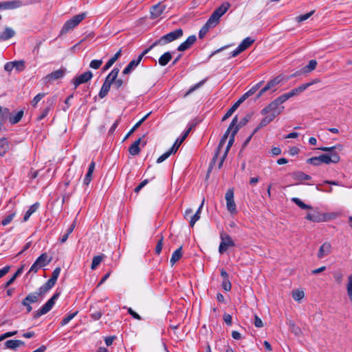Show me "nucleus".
<instances>
[{"mask_svg": "<svg viewBox=\"0 0 352 352\" xmlns=\"http://www.w3.org/2000/svg\"><path fill=\"white\" fill-rule=\"evenodd\" d=\"M222 287L223 289L226 290V292H228L231 289L232 285L230 281L229 280V278H226L225 280H223Z\"/></svg>", "mask_w": 352, "mask_h": 352, "instance_id": "obj_58", "label": "nucleus"}, {"mask_svg": "<svg viewBox=\"0 0 352 352\" xmlns=\"http://www.w3.org/2000/svg\"><path fill=\"white\" fill-rule=\"evenodd\" d=\"M128 313L135 319H137L138 320H142L141 316L135 312L131 307L127 308Z\"/></svg>", "mask_w": 352, "mask_h": 352, "instance_id": "obj_62", "label": "nucleus"}, {"mask_svg": "<svg viewBox=\"0 0 352 352\" xmlns=\"http://www.w3.org/2000/svg\"><path fill=\"white\" fill-rule=\"evenodd\" d=\"M182 36L183 30L179 28L162 36L159 40L153 43V45H166L179 38Z\"/></svg>", "mask_w": 352, "mask_h": 352, "instance_id": "obj_6", "label": "nucleus"}, {"mask_svg": "<svg viewBox=\"0 0 352 352\" xmlns=\"http://www.w3.org/2000/svg\"><path fill=\"white\" fill-rule=\"evenodd\" d=\"M60 267H56L53 272H52V276H51V279H52L53 280L56 281L57 280L58 276H59V274H60Z\"/></svg>", "mask_w": 352, "mask_h": 352, "instance_id": "obj_60", "label": "nucleus"}, {"mask_svg": "<svg viewBox=\"0 0 352 352\" xmlns=\"http://www.w3.org/2000/svg\"><path fill=\"white\" fill-rule=\"evenodd\" d=\"M148 179H144L143 180L135 189H134V191L136 193H138L141 189L144 187L147 184H148Z\"/></svg>", "mask_w": 352, "mask_h": 352, "instance_id": "obj_63", "label": "nucleus"}, {"mask_svg": "<svg viewBox=\"0 0 352 352\" xmlns=\"http://www.w3.org/2000/svg\"><path fill=\"white\" fill-rule=\"evenodd\" d=\"M178 150V146H173L167 152L162 155L157 160V163L160 164L166 160L172 153H175Z\"/></svg>", "mask_w": 352, "mask_h": 352, "instance_id": "obj_26", "label": "nucleus"}, {"mask_svg": "<svg viewBox=\"0 0 352 352\" xmlns=\"http://www.w3.org/2000/svg\"><path fill=\"white\" fill-rule=\"evenodd\" d=\"M23 3L20 0H12L8 1L3 3H0V8H3L6 10H12L20 8L22 6Z\"/></svg>", "mask_w": 352, "mask_h": 352, "instance_id": "obj_18", "label": "nucleus"}, {"mask_svg": "<svg viewBox=\"0 0 352 352\" xmlns=\"http://www.w3.org/2000/svg\"><path fill=\"white\" fill-rule=\"evenodd\" d=\"M102 64V60H93L89 64V67L92 69H97L100 67Z\"/></svg>", "mask_w": 352, "mask_h": 352, "instance_id": "obj_54", "label": "nucleus"}, {"mask_svg": "<svg viewBox=\"0 0 352 352\" xmlns=\"http://www.w3.org/2000/svg\"><path fill=\"white\" fill-rule=\"evenodd\" d=\"M141 60L140 58H137L132 60L127 66L124 69L122 74L124 75L129 74L132 70H133L140 63Z\"/></svg>", "mask_w": 352, "mask_h": 352, "instance_id": "obj_24", "label": "nucleus"}, {"mask_svg": "<svg viewBox=\"0 0 352 352\" xmlns=\"http://www.w3.org/2000/svg\"><path fill=\"white\" fill-rule=\"evenodd\" d=\"M230 6L229 3L226 2L222 3L219 7L215 9L208 20L217 26L219 23L220 18L228 11Z\"/></svg>", "mask_w": 352, "mask_h": 352, "instance_id": "obj_7", "label": "nucleus"}, {"mask_svg": "<svg viewBox=\"0 0 352 352\" xmlns=\"http://www.w3.org/2000/svg\"><path fill=\"white\" fill-rule=\"evenodd\" d=\"M35 261L38 264V265L43 267L46 266L51 261V258H48L47 254L45 252L38 257Z\"/></svg>", "mask_w": 352, "mask_h": 352, "instance_id": "obj_31", "label": "nucleus"}, {"mask_svg": "<svg viewBox=\"0 0 352 352\" xmlns=\"http://www.w3.org/2000/svg\"><path fill=\"white\" fill-rule=\"evenodd\" d=\"M331 246L329 243H323L319 249L318 257L321 258L329 254L331 252Z\"/></svg>", "mask_w": 352, "mask_h": 352, "instance_id": "obj_23", "label": "nucleus"}, {"mask_svg": "<svg viewBox=\"0 0 352 352\" xmlns=\"http://www.w3.org/2000/svg\"><path fill=\"white\" fill-rule=\"evenodd\" d=\"M346 291L349 298L352 302V274L348 278V283L346 285Z\"/></svg>", "mask_w": 352, "mask_h": 352, "instance_id": "obj_46", "label": "nucleus"}, {"mask_svg": "<svg viewBox=\"0 0 352 352\" xmlns=\"http://www.w3.org/2000/svg\"><path fill=\"white\" fill-rule=\"evenodd\" d=\"M196 39L197 38L195 35L188 36L184 42L178 46L177 50L179 52H183L189 49L195 43Z\"/></svg>", "mask_w": 352, "mask_h": 352, "instance_id": "obj_19", "label": "nucleus"}, {"mask_svg": "<svg viewBox=\"0 0 352 352\" xmlns=\"http://www.w3.org/2000/svg\"><path fill=\"white\" fill-rule=\"evenodd\" d=\"M127 83V80H124L122 79H117V78L113 82V87L116 89H119L121 87L126 85Z\"/></svg>", "mask_w": 352, "mask_h": 352, "instance_id": "obj_49", "label": "nucleus"}, {"mask_svg": "<svg viewBox=\"0 0 352 352\" xmlns=\"http://www.w3.org/2000/svg\"><path fill=\"white\" fill-rule=\"evenodd\" d=\"M121 53H122V50L120 49L117 53H116V54L112 58H111L107 62V63L105 64V65L103 67V70L106 71V70L109 69L113 65V63L120 58V56H121Z\"/></svg>", "mask_w": 352, "mask_h": 352, "instance_id": "obj_34", "label": "nucleus"}, {"mask_svg": "<svg viewBox=\"0 0 352 352\" xmlns=\"http://www.w3.org/2000/svg\"><path fill=\"white\" fill-rule=\"evenodd\" d=\"M141 140H142V138H140L139 139L135 140L129 148V152L131 155H137L140 153V144Z\"/></svg>", "mask_w": 352, "mask_h": 352, "instance_id": "obj_25", "label": "nucleus"}, {"mask_svg": "<svg viewBox=\"0 0 352 352\" xmlns=\"http://www.w3.org/2000/svg\"><path fill=\"white\" fill-rule=\"evenodd\" d=\"M50 110H51V105L50 104L47 107H46L45 109H43V110L42 111L41 114L38 116L37 120H41L43 118H45L47 116V114L49 113Z\"/></svg>", "mask_w": 352, "mask_h": 352, "instance_id": "obj_53", "label": "nucleus"}, {"mask_svg": "<svg viewBox=\"0 0 352 352\" xmlns=\"http://www.w3.org/2000/svg\"><path fill=\"white\" fill-rule=\"evenodd\" d=\"M238 107H239L237 106V104H234L232 106V107L228 109V111L226 113V114L224 115V116L222 118V121H224V120H227L228 118H230L232 115V113L236 110V109Z\"/></svg>", "mask_w": 352, "mask_h": 352, "instance_id": "obj_50", "label": "nucleus"}, {"mask_svg": "<svg viewBox=\"0 0 352 352\" xmlns=\"http://www.w3.org/2000/svg\"><path fill=\"white\" fill-rule=\"evenodd\" d=\"M317 61L316 60H311L308 65H307L306 66H305L304 67L302 68L301 69V73L302 74H308L312 71H314L316 66H317Z\"/></svg>", "mask_w": 352, "mask_h": 352, "instance_id": "obj_32", "label": "nucleus"}, {"mask_svg": "<svg viewBox=\"0 0 352 352\" xmlns=\"http://www.w3.org/2000/svg\"><path fill=\"white\" fill-rule=\"evenodd\" d=\"M25 345V342L19 340H9L5 342L6 349L15 350L16 348Z\"/></svg>", "mask_w": 352, "mask_h": 352, "instance_id": "obj_21", "label": "nucleus"}, {"mask_svg": "<svg viewBox=\"0 0 352 352\" xmlns=\"http://www.w3.org/2000/svg\"><path fill=\"white\" fill-rule=\"evenodd\" d=\"M289 325L291 331L293 332L295 335L299 336L302 333L301 329L298 326H296L294 322L289 321Z\"/></svg>", "mask_w": 352, "mask_h": 352, "instance_id": "obj_47", "label": "nucleus"}, {"mask_svg": "<svg viewBox=\"0 0 352 352\" xmlns=\"http://www.w3.org/2000/svg\"><path fill=\"white\" fill-rule=\"evenodd\" d=\"M250 117L251 116L250 115H247L237 124V123H238L237 116H234V118L232 119V121L230 123L228 129H227L226 133L223 135L222 139L221 140V141L217 146L215 154L212 158V163H215L216 160H217L218 155H219L221 151L222 150L223 146L226 142V139L228 138V134L230 133V131L234 129L236 126H239V129L243 126H245L250 120Z\"/></svg>", "mask_w": 352, "mask_h": 352, "instance_id": "obj_1", "label": "nucleus"}, {"mask_svg": "<svg viewBox=\"0 0 352 352\" xmlns=\"http://www.w3.org/2000/svg\"><path fill=\"white\" fill-rule=\"evenodd\" d=\"M283 79L284 76L279 75L270 80L267 85L260 90L257 95V98H260L264 93L267 91L274 92L276 90V87L283 80Z\"/></svg>", "mask_w": 352, "mask_h": 352, "instance_id": "obj_8", "label": "nucleus"}, {"mask_svg": "<svg viewBox=\"0 0 352 352\" xmlns=\"http://www.w3.org/2000/svg\"><path fill=\"white\" fill-rule=\"evenodd\" d=\"M292 178L296 182V184H300L302 181L311 179V176L302 171H295L292 173Z\"/></svg>", "mask_w": 352, "mask_h": 352, "instance_id": "obj_20", "label": "nucleus"}, {"mask_svg": "<svg viewBox=\"0 0 352 352\" xmlns=\"http://www.w3.org/2000/svg\"><path fill=\"white\" fill-rule=\"evenodd\" d=\"M342 148H343V146L340 144H338L331 147L322 146V147L318 148V150H320V151H324V152H327L328 153H338L336 150H338V151L340 152V151H342Z\"/></svg>", "mask_w": 352, "mask_h": 352, "instance_id": "obj_29", "label": "nucleus"}, {"mask_svg": "<svg viewBox=\"0 0 352 352\" xmlns=\"http://www.w3.org/2000/svg\"><path fill=\"white\" fill-rule=\"evenodd\" d=\"M119 72L120 70L118 68H114L107 75L98 94L100 98H104L107 95L111 85L113 84L114 80L118 77Z\"/></svg>", "mask_w": 352, "mask_h": 352, "instance_id": "obj_3", "label": "nucleus"}, {"mask_svg": "<svg viewBox=\"0 0 352 352\" xmlns=\"http://www.w3.org/2000/svg\"><path fill=\"white\" fill-rule=\"evenodd\" d=\"M265 116V117L261 121L257 127L254 130V133H256L259 129L267 126L274 119L269 114Z\"/></svg>", "mask_w": 352, "mask_h": 352, "instance_id": "obj_30", "label": "nucleus"}, {"mask_svg": "<svg viewBox=\"0 0 352 352\" xmlns=\"http://www.w3.org/2000/svg\"><path fill=\"white\" fill-rule=\"evenodd\" d=\"M227 210L231 214L236 213V206L234 200V189L229 188L225 195Z\"/></svg>", "mask_w": 352, "mask_h": 352, "instance_id": "obj_12", "label": "nucleus"}, {"mask_svg": "<svg viewBox=\"0 0 352 352\" xmlns=\"http://www.w3.org/2000/svg\"><path fill=\"white\" fill-rule=\"evenodd\" d=\"M87 16L86 12H82L74 16L69 20H67L61 29V34H65L69 30L76 28Z\"/></svg>", "mask_w": 352, "mask_h": 352, "instance_id": "obj_5", "label": "nucleus"}, {"mask_svg": "<svg viewBox=\"0 0 352 352\" xmlns=\"http://www.w3.org/2000/svg\"><path fill=\"white\" fill-rule=\"evenodd\" d=\"M40 268H41V267L35 261L31 266L28 273H36Z\"/></svg>", "mask_w": 352, "mask_h": 352, "instance_id": "obj_64", "label": "nucleus"}, {"mask_svg": "<svg viewBox=\"0 0 352 352\" xmlns=\"http://www.w3.org/2000/svg\"><path fill=\"white\" fill-rule=\"evenodd\" d=\"M320 82V80L319 78H315L312 81L309 82L307 83L302 84V85L298 86V87L292 89L290 91L280 96L279 97L282 100V101L283 102H285L289 98H291L294 96H298V94H300V93H302V91L306 90L308 87H309L312 85L318 83Z\"/></svg>", "mask_w": 352, "mask_h": 352, "instance_id": "obj_4", "label": "nucleus"}, {"mask_svg": "<svg viewBox=\"0 0 352 352\" xmlns=\"http://www.w3.org/2000/svg\"><path fill=\"white\" fill-rule=\"evenodd\" d=\"M150 113H147L145 116H144L139 122H138L130 130V131L127 133L125 137V139L128 138L148 117Z\"/></svg>", "mask_w": 352, "mask_h": 352, "instance_id": "obj_40", "label": "nucleus"}, {"mask_svg": "<svg viewBox=\"0 0 352 352\" xmlns=\"http://www.w3.org/2000/svg\"><path fill=\"white\" fill-rule=\"evenodd\" d=\"M221 243L219 247V252L220 254H223L229 248L235 245L234 242L232 241L230 236L222 232L220 234Z\"/></svg>", "mask_w": 352, "mask_h": 352, "instance_id": "obj_10", "label": "nucleus"}, {"mask_svg": "<svg viewBox=\"0 0 352 352\" xmlns=\"http://www.w3.org/2000/svg\"><path fill=\"white\" fill-rule=\"evenodd\" d=\"M238 131H239V126H236L234 129L230 131L231 135L230 137V139H229L228 145H227V146L226 148V150L224 151L223 154V155L221 156V159L219 160V164H218V168L219 169L221 168V167L223 166V162H224L225 159L227 157L228 153L230 147L232 146V144H233V142L234 141V136L236 134V133L238 132Z\"/></svg>", "mask_w": 352, "mask_h": 352, "instance_id": "obj_13", "label": "nucleus"}, {"mask_svg": "<svg viewBox=\"0 0 352 352\" xmlns=\"http://www.w3.org/2000/svg\"><path fill=\"white\" fill-rule=\"evenodd\" d=\"M304 296L305 294L304 292L302 290L296 289L293 291L292 292V298L296 301H300L304 298Z\"/></svg>", "mask_w": 352, "mask_h": 352, "instance_id": "obj_45", "label": "nucleus"}, {"mask_svg": "<svg viewBox=\"0 0 352 352\" xmlns=\"http://www.w3.org/2000/svg\"><path fill=\"white\" fill-rule=\"evenodd\" d=\"M38 207H39V204L37 203V202L34 204L33 205H32L29 208L28 211L25 212V215L23 217V222H26L29 219L30 216L38 210Z\"/></svg>", "mask_w": 352, "mask_h": 352, "instance_id": "obj_33", "label": "nucleus"}, {"mask_svg": "<svg viewBox=\"0 0 352 352\" xmlns=\"http://www.w3.org/2000/svg\"><path fill=\"white\" fill-rule=\"evenodd\" d=\"M16 214V211H13L8 215H7L5 218L1 221V225L6 226L8 225L14 218Z\"/></svg>", "mask_w": 352, "mask_h": 352, "instance_id": "obj_41", "label": "nucleus"}, {"mask_svg": "<svg viewBox=\"0 0 352 352\" xmlns=\"http://www.w3.org/2000/svg\"><path fill=\"white\" fill-rule=\"evenodd\" d=\"M38 299V296L36 293H30L23 300V301H25L30 304L36 302Z\"/></svg>", "mask_w": 352, "mask_h": 352, "instance_id": "obj_42", "label": "nucleus"}, {"mask_svg": "<svg viewBox=\"0 0 352 352\" xmlns=\"http://www.w3.org/2000/svg\"><path fill=\"white\" fill-rule=\"evenodd\" d=\"M171 58H172V55H171L170 52H165L164 54H162L160 57L159 64L161 66H165L168 63V62L171 60Z\"/></svg>", "mask_w": 352, "mask_h": 352, "instance_id": "obj_36", "label": "nucleus"}, {"mask_svg": "<svg viewBox=\"0 0 352 352\" xmlns=\"http://www.w3.org/2000/svg\"><path fill=\"white\" fill-rule=\"evenodd\" d=\"M205 82H206V80H203L200 81L199 82L197 83L196 85H195L194 86H192V87H190V89L185 94L184 97L188 96L189 94L192 93L194 91H195L196 89L199 88L201 86H202L204 84Z\"/></svg>", "mask_w": 352, "mask_h": 352, "instance_id": "obj_51", "label": "nucleus"}, {"mask_svg": "<svg viewBox=\"0 0 352 352\" xmlns=\"http://www.w3.org/2000/svg\"><path fill=\"white\" fill-rule=\"evenodd\" d=\"M104 258V254L96 256L93 258L91 268V270H96V267L100 264L103 258Z\"/></svg>", "mask_w": 352, "mask_h": 352, "instance_id": "obj_39", "label": "nucleus"}, {"mask_svg": "<svg viewBox=\"0 0 352 352\" xmlns=\"http://www.w3.org/2000/svg\"><path fill=\"white\" fill-rule=\"evenodd\" d=\"M292 201L295 203L301 209L307 210V209H311V206L305 204L300 199H298L297 197L292 198Z\"/></svg>", "mask_w": 352, "mask_h": 352, "instance_id": "obj_43", "label": "nucleus"}, {"mask_svg": "<svg viewBox=\"0 0 352 352\" xmlns=\"http://www.w3.org/2000/svg\"><path fill=\"white\" fill-rule=\"evenodd\" d=\"M204 204V199L202 201L200 206L199 207L195 214H194L192 216L190 217V214L192 213V210L191 208L186 210L184 212V218L187 220H188L189 218V224L191 228H192L195 226V223L200 219V213L202 210Z\"/></svg>", "mask_w": 352, "mask_h": 352, "instance_id": "obj_11", "label": "nucleus"}, {"mask_svg": "<svg viewBox=\"0 0 352 352\" xmlns=\"http://www.w3.org/2000/svg\"><path fill=\"white\" fill-rule=\"evenodd\" d=\"M60 293L56 292L47 302L46 303L38 310L35 314L34 318H37L49 312L55 304L56 300L59 297Z\"/></svg>", "mask_w": 352, "mask_h": 352, "instance_id": "obj_9", "label": "nucleus"}, {"mask_svg": "<svg viewBox=\"0 0 352 352\" xmlns=\"http://www.w3.org/2000/svg\"><path fill=\"white\" fill-rule=\"evenodd\" d=\"M65 74V69H59L52 73L47 74L44 80L46 83H51L54 80L62 78Z\"/></svg>", "mask_w": 352, "mask_h": 352, "instance_id": "obj_15", "label": "nucleus"}, {"mask_svg": "<svg viewBox=\"0 0 352 352\" xmlns=\"http://www.w3.org/2000/svg\"><path fill=\"white\" fill-rule=\"evenodd\" d=\"M93 77V74L91 71H87L79 76H76L72 80V83L74 88L76 89L80 85L86 83L89 81Z\"/></svg>", "mask_w": 352, "mask_h": 352, "instance_id": "obj_14", "label": "nucleus"}, {"mask_svg": "<svg viewBox=\"0 0 352 352\" xmlns=\"http://www.w3.org/2000/svg\"><path fill=\"white\" fill-rule=\"evenodd\" d=\"M165 6L158 3L153 6L150 10L151 18L155 19L158 18L165 10Z\"/></svg>", "mask_w": 352, "mask_h": 352, "instance_id": "obj_17", "label": "nucleus"}, {"mask_svg": "<svg viewBox=\"0 0 352 352\" xmlns=\"http://www.w3.org/2000/svg\"><path fill=\"white\" fill-rule=\"evenodd\" d=\"M182 256V247H179L172 254L170 262L173 265L177 261H178Z\"/></svg>", "mask_w": 352, "mask_h": 352, "instance_id": "obj_35", "label": "nucleus"}, {"mask_svg": "<svg viewBox=\"0 0 352 352\" xmlns=\"http://www.w3.org/2000/svg\"><path fill=\"white\" fill-rule=\"evenodd\" d=\"M283 103V102L280 97H278L261 111V114H269L275 118L283 111L285 107L281 105Z\"/></svg>", "mask_w": 352, "mask_h": 352, "instance_id": "obj_2", "label": "nucleus"}, {"mask_svg": "<svg viewBox=\"0 0 352 352\" xmlns=\"http://www.w3.org/2000/svg\"><path fill=\"white\" fill-rule=\"evenodd\" d=\"M78 311H76L74 313L68 314L66 317H65L62 320V321L60 322L61 326H65L67 324H68L78 314Z\"/></svg>", "mask_w": 352, "mask_h": 352, "instance_id": "obj_44", "label": "nucleus"}, {"mask_svg": "<svg viewBox=\"0 0 352 352\" xmlns=\"http://www.w3.org/2000/svg\"><path fill=\"white\" fill-rule=\"evenodd\" d=\"M23 116V111H19L15 115H10L9 117V121L12 124L18 123Z\"/></svg>", "mask_w": 352, "mask_h": 352, "instance_id": "obj_37", "label": "nucleus"}, {"mask_svg": "<svg viewBox=\"0 0 352 352\" xmlns=\"http://www.w3.org/2000/svg\"><path fill=\"white\" fill-rule=\"evenodd\" d=\"M215 26L216 25H214L212 22H210L208 20L207 22L205 23V25L199 30V37L200 38H203L206 36V34L208 33L209 30L214 28Z\"/></svg>", "mask_w": 352, "mask_h": 352, "instance_id": "obj_27", "label": "nucleus"}, {"mask_svg": "<svg viewBox=\"0 0 352 352\" xmlns=\"http://www.w3.org/2000/svg\"><path fill=\"white\" fill-rule=\"evenodd\" d=\"M314 11H311L308 13H306L305 14H302V15H300L298 16L296 19H297V21L298 22H302V21H304L307 19H308L313 14H314Z\"/></svg>", "mask_w": 352, "mask_h": 352, "instance_id": "obj_57", "label": "nucleus"}, {"mask_svg": "<svg viewBox=\"0 0 352 352\" xmlns=\"http://www.w3.org/2000/svg\"><path fill=\"white\" fill-rule=\"evenodd\" d=\"M15 35V32L11 28L7 27L5 30L0 34V40L1 41H7Z\"/></svg>", "mask_w": 352, "mask_h": 352, "instance_id": "obj_22", "label": "nucleus"}, {"mask_svg": "<svg viewBox=\"0 0 352 352\" xmlns=\"http://www.w3.org/2000/svg\"><path fill=\"white\" fill-rule=\"evenodd\" d=\"M163 247V236H161L160 239L158 241L155 251L157 254H160L162 252Z\"/></svg>", "mask_w": 352, "mask_h": 352, "instance_id": "obj_59", "label": "nucleus"}, {"mask_svg": "<svg viewBox=\"0 0 352 352\" xmlns=\"http://www.w3.org/2000/svg\"><path fill=\"white\" fill-rule=\"evenodd\" d=\"M254 39H252L250 37H247L239 44V46L243 52L248 49L254 43Z\"/></svg>", "mask_w": 352, "mask_h": 352, "instance_id": "obj_38", "label": "nucleus"}, {"mask_svg": "<svg viewBox=\"0 0 352 352\" xmlns=\"http://www.w3.org/2000/svg\"><path fill=\"white\" fill-rule=\"evenodd\" d=\"M333 278L338 284H340L343 280V274L341 272H336L333 273Z\"/></svg>", "mask_w": 352, "mask_h": 352, "instance_id": "obj_55", "label": "nucleus"}, {"mask_svg": "<svg viewBox=\"0 0 352 352\" xmlns=\"http://www.w3.org/2000/svg\"><path fill=\"white\" fill-rule=\"evenodd\" d=\"M307 163L314 166H320L318 157H313L307 160Z\"/></svg>", "mask_w": 352, "mask_h": 352, "instance_id": "obj_61", "label": "nucleus"}, {"mask_svg": "<svg viewBox=\"0 0 352 352\" xmlns=\"http://www.w3.org/2000/svg\"><path fill=\"white\" fill-rule=\"evenodd\" d=\"M14 68L19 71H23L25 69V62L23 60L14 61Z\"/></svg>", "mask_w": 352, "mask_h": 352, "instance_id": "obj_56", "label": "nucleus"}, {"mask_svg": "<svg viewBox=\"0 0 352 352\" xmlns=\"http://www.w3.org/2000/svg\"><path fill=\"white\" fill-rule=\"evenodd\" d=\"M190 130H191V127H190L186 131H185L184 133L183 134V135L181 137V138L177 139L173 146H178V148H179L180 146V145L182 144V143L184 141V140L188 135Z\"/></svg>", "mask_w": 352, "mask_h": 352, "instance_id": "obj_48", "label": "nucleus"}, {"mask_svg": "<svg viewBox=\"0 0 352 352\" xmlns=\"http://www.w3.org/2000/svg\"><path fill=\"white\" fill-rule=\"evenodd\" d=\"M9 150V142L6 138L0 139V156H4Z\"/></svg>", "mask_w": 352, "mask_h": 352, "instance_id": "obj_28", "label": "nucleus"}, {"mask_svg": "<svg viewBox=\"0 0 352 352\" xmlns=\"http://www.w3.org/2000/svg\"><path fill=\"white\" fill-rule=\"evenodd\" d=\"M323 159V163L329 164L331 163L337 164L340 161V157L338 153H324L321 155Z\"/></svg>", "mask_w": 352, "mask_h": 352, "instance_id": "obj_16", "label": "nucleus"}, {"mask_svg": "<svg viewBox=\"0 0 352 352\" xmlns=\"http://www.w3.org/2000/svg\"><path fill=\"white\" fill-rule=\"evenodd\" d=\"M45 93L38 94L31 101V104L33 107H36L37 104L41 101V100L45 96Z\"/></svg>", "mask_w": 352, "mask_h": 352, "instance_id": "obj_52", "label": "nucleus"}]
</instances>
